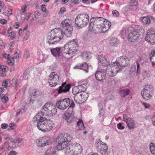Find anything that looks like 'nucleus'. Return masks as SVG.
I'll use <instances>...</instances> for the list:
<instances>
[{"label": "nucleus", "mask_w": 155, "mask_h": 155, "mask_svg": "<svg viewBox=\"0 0 155 155\" xmlns=\"http://www.w3.org/2000/svg\"><path fill=\"white\" fill-rule=\"evenodd\" d=\"M7 56L8 62V64L11 65H12L14 63V60H13V58H11L9 54H5V55Z\"/></svg>", "instance_id": "c03bdc74"}, {"label": "nucleus", "mask_w": 155, "mask_h": 155, "mask_svg": "<svg viewBox=\"0 0 155 155\" xmlns=\"http://www.w3.org/2000/svg\"><path fill=\"white\" fill-rule=\"evenodd\" d=\"M91 21L94 22L97 29L99 30V32H105L109 29L111 26L110 22L101 17L92 18Z\"/></svg>", "instance_id": "7ed1b4c3"}, {"label": "nucleus", "mask_w": 155, "mask_h": 155, "mask_svg": "<svg viewBox=\"0 0 155 155\" xmlns=\"http://www.w3.org/2000/svg\"><path fill=\"white\" fill-rule=\"evenodd\" d=\"M89 31L94 34H97L99 32V30L98 29H97L94 22L91 21V19L89 24Z\"/></svg>", "instance_id": "aec40b11"}, {"label": "nucleus", "mask_w": 155, "mask_h": 155, "mask_svg": "<svg viewBox=\"0 0 155 155\" xmlns=\"http://www.w3.org/2000/svg\"><path fill=\"white\" fill-rule=\"evenodd\" d=\"M89 21V17L85 14L78 15L75 20V26L79 28H82L87 25Z\"/></svg>", "instance_id": "0eeeda50"}, {"label": "nucleus", "mask_w": 155, "mask_h": 155, "mask_svg": "<svg viewBox=\"0 0 155 155\" xmlns=\"http://www.w3.org/2000/svg\"><path fill=\"white\" fill-rule=\"evenodd\" d=\"M72 137L69 134L62 133L59 134L55 139V144L58 150L66 148L68 143L70 142Z\"/></svg>", "instance_id": "20e7f679"}, {"label": "nucleus", "mask_w": 155, "mask_h": 155, "mask_svg": "<svg viewBox=\"0 0 155 155\" xmlns=\"http://www.w3.org/2000/svg\"><path fill=\"white\" fill-rule=\"evenodd\" d=\"M70 105L68 109L67 112H69V113L71 114H72L73 112V108L75 106V104L73 101H72L71 104L70 103Z\"/></svg>", "instance_id": "58836bf2"}, {"label": "nucleus", "mask_w": 155, "mask_h": 155, "mask_svg": "<svg viewBox=\"0 0 155 155\" xmlns=\"http://www.w3.org/2000/svg\"><path fill=\"white\" fill-rule=\"evenodd\" d=\"M138 5V2L137 0H131L128 8L129 9H137V6Z\"/></svg>", "instance_id": "7c9ffc66"}, {"label": "nucleus", "mask_w": 155, "mask_h": 155, "mask_svg": "<svg viewBox=\"0 0 155 155\" xmlns=\"http://www.w3.org/2000/svg\"><path fill=\"white\" fill-rule=\"evenodd\" d=\"M36 90L35 89H32L30 90V94L31 95V97H33L35 98V93H36Z\"/></svg>", "instance_id": "de8ad7c7"}, {"label": "nucleus", "mask_w": 155, "mask_h": 155, "mask_svg": "<svg viewBox=\"0 0 155 155\" xmlns=\"http://www.w3.org/2000/svg\"><path fill=\"white\" fill-rule=\"evenodd\" d=\"M119 43V42L116 38H111L109 39V43L111 46H115Z\"/></svg>", "instance_id": "2f4dec72"}, {"label": "nucleus", "mask_w": 155, "mask_h": 155, "mask_svg": "<svg viewBox=\"0 0 155 155\" xmlns=\"http://www.w3.org/2000/svg\"><path fill=\"white\" fill-rule=\"evenodd\" d=\"M40 13L43 16H46L48 13V10H40Z\"/></svg>", "instance_id": "8fccbe9b"}, {"label": "nucleus", "mask_w": 155, "mask_h": 155, "mask_svg": "<svg viewBox=\"0 0 155 155\" xmlns=\"http://www.w3.org/2000/svg\"><path fill=\"white\" fill-rule=\"evenodd\" d=\"M18 154V153L14 150H12L10 151L8 154V155H16Z\"/></svg>", "instance_id": "5fc2aeb1"}, {"label": "nucleus", "mask_w": 155, "mask_h": 155, "mask_svg": "<svg viewBox=\"0 0 155 155\" xmlns=\"http://www.w3.org/2000/svg\"><path fill=\"white\" fill-rule=\"evenodd\" d=\"M4 5L5 4L4 2L2 1H0V10L2 9Z\"/></svg>", "instance_id": "338daca9"}, {"label": "nucleus", "mask_w": 155, "mask_h": 155, "mask_svg": "<svg viewBox=\"0 0 155 155\" xmlns=\"http://www.w3.org/2000/svg\"><path fill=\"white\" fill-rule=\"evenodd\" d=\"M35 14V17H36V16H39L41 14L40 10H36L34 12Z\"/></svg>", "instance_id": "052dcab7"}, {"label": "nucleus", "mask_w": 155, "mask_h": 155, "mask_svg": "<svg viewBox=\"0 0 155 155\" xmlns=\"http://www.w3.org/2000/svg\"><path fill=\"white\" fill-rule=\"evenodd\" d=\"M59 80V76L57 73L52 72L49 75L48 83L51 87H54L57 84V82Z\"/></svg>", "instance_id": "f8f14e48"}, {"label": "nucleus", "mask_w": 155, "mask_h": 155, "mask_svg": "<svg viewBox=\"0 0 155 155\" xmlns=\"http://www.w3.org/2000/svg\"><path fill=\"white\" fill-rule=\"evenodd\" d=\"M150 92V91L149 89H143L141 92V95L144 99L148 100L152 96Z\"/></svg>", "instance_id": "412c9836"}, {"label": "nucleus", "mask_w": 155, "mask_h": 155, "mask_svg": "<svg viewBox=\"0 0 155 155\" xmlns=\"http://www.w3.org/2000/svg\"><path fill=\"white\" fill-rule=\"evenodd\" d=\"M12 28H10L9 30L8 29L7 33L9 34V35H8V36L11 39L13 40L15 38V36L16 35V33L12 31L10 32V31L11 30V29Z\"/></svg>", "instance_id": "e433bc0d"}, {"label": "nucleus", "mask_w": 155, "mask_h": 155, "mask_svg": "<svg viewBox=\"0 0 155 155\" xmlns=\"http://www.w3.org/2000/svg\"><path fill=\"white\" fill-rule=\"evenodd\" d=\"M137 74L139 73L140 72V64H139L137 62Z\"/></svg>", "instance_id": "680f3d73"}, {"label": "nucleus", "mask_w": 155, "mask_h": 155, "mask_svg": "<svg viewBox=\"0 0 155 155\" xmlns=\"http://www.w3.org/2000/svg\"><path fill=\"white\" fill-rule=\"evenodd\" d=\"M79 95H80V96H78V97L81 98V100L82 101V103L84 102L86 100L88 97L87 94L86 92H83L80 94H79Z\"/></svg>", "instance_id": "c9c22d12"}, {"label": "nucleus", "mask_w": 155, "mask_h": 155, "mask_svg": "<svg viewBox=\"0 0 155 155\" xmlns=\"http://www.w3.org/2000/svg\"><path fill=\"white\" fill-rule=\"evenodd\" d=\"M12 10H7L6 12H5L4 14L7 16H10L12 15Z\"/></svg>", "instance_id": "e2e57ef3"}, {"label": "nucleus", "mask_w": 155, "mask_h": 155, "mask_svg": "<svg viewBox=\"0 0 155 155\" xmlns=\"http://www.w3.org/2000/svg\"><path fill=\"white\" fill-rule=\"evenodd\" d=\"M0 99H2V101L3 103H6L8 101V97L5 96L4 94H1V97Z\"/></svg>", "instance_id": "79ce46f5"}, {"label": "nucleus", "mask_w": 155, "mask_h": 155, "mask_svg": "<svg viewBox=\"0 0 155 155\" xmlns=\"http://www.w3.org/2000/svg\"><path fill=\"white\" fill-rule=\"evenodd\" d=\"M6 74V73L5 72L2 71L1 70H0V77H4Z\"/></svg>", "instance_id": "774afa93"}, {"label": "nucleus", "mask_w": 155, "mask_h": 155, "mask_svg": "<svg viewBox=\"0 0 155 155\" xmlns=\"http://www.w3.org/2000/svg\"><path fill=\"white\" fill-rule=\"evenodd\" d=\"M72 93L74 95L79 94V93H81L80 90L78 89V86H77L74 87L72 89Z\"/></svg>", "instance_id": "a19ab883"}, {"label": "nucleus", "mask_w": 155, "mask_h": 155, "mask_svg": "<svg viewBox=\"0 0 155 155\" xmlns=\"http://www.w3.org/2000/svg\"><path fill=\"white\" fill-rule=\"evenodd\" d=\"M43 116L41 112H38L33 118L34 124L39 130L43 132H50L54 127V123L51 120Z\"/></svg>", "instance_id": "f03ea898"}, {"label": "nucleus", "mask_w": 155, "mask_h": 155, "mask_svg": "<svg viewBox=\"0 0 155 155\" xmlns=\"http://www.w3.org/2000/svg\"><path fill=\"white\" fill-rule=\"evenodd\" d=\"M87 85V81H85L81 80L78 82V86H83L84 85Z\"/></svg>", "instance_id": "09e8293b"}, {"label": "nucleus", "mask_w": 155, "mask_h": 155, "mask_svg": "<svg viewBox=\"0 0 155 155\" xmlns=\"http://www.w3.org/2000/svg\"><path fill=\"white\" fill-rule=\"evenodd\" d=\"M61 47L51 48L50 50L52 54L55 57H59L61 53Z\"/></svg>", "instance_id": "b1692460"}, {"label": "nucleus", "mask_w": 155, "mask_h": 155, "mask_svg": "<svg viewBox=\"0 0 155 155\" xmlns=\"http://www.w3.org/2000/svg\"><path fill=\"white\" fill-rule=\"evenodd\" d=\"M20 80V79L17 78V77H15L11 81H10V85L12 87H16L19 85Z\"/></svg>", "instance_id": "a878e982"}, {"label": "nucleus", "mask_w": 155, "mask_h": 155, "mask_svg": "<svg viewBox=\"0 0 155 155\" xmlns=\"http://www.w3.org/2000/svg\"><path fill=\"white\" fill-rule=\"evenodd\" d=\"M9 127L10 130H13L15 128V126L14 124H10L9 125Z\"/></svg>", "instance_id": "bf43d9fd"}, {"label": "nucleus", "mask_w": 155, "mask_h": 155, "mask_svg": "<svg viewBox=\"0 0 155 155\" xmlns=\"http://www.w3.org/2000/svg\"><path fill=\"white\" fill-rule=\"evenodd\" d=\"M44 155H57L54 148L48 149L45 152Z\"/></svg>", "instance_id": "72a5a7b5"}, {"label": "nucleus", "mask_w": 155, "mask_h": 155, "mask_svg": "<svg viewBox=\"0 0 155 155\" xmlns=\"http://www.w3.org/2000/svg\"><path fill=\"white\" fill-rule=\"evenodd\" d=\"M23 140V139L22 138L17 137L15 138V143H20L21 141Z\"/></svg>", "instance_id": "4d7b16f0"}, {"label": "nucleus", "mask_w": 155, "mask_h": 155, "mask_svg": "<svg viewBox=\"0 0 155 155\" xmlns=\"http://www.w3.org/2000/svg\"><path fill=\"white\" fill-rule=\"evenodd\" d=\"M122 69L117 65L114 64V62H111L108 66L107 68L106 71L108 75L111 77L115 76L117 74L120 72Z\"/></svg>", "instance_id": "1a4fd4ad"}, {"label": "nucleus", "mask_w": 155, "mask_h": 155, "mask_svg": "<svg viewBox=\"0 0 155 155\" xmlns=\"http://www.w3.org/2000/svg\"><path fill=\"white\" fill-rule=\"evenodd\" d=\"M0 45L2 48H4L5 47V42L1 40H0Z\"/></svg>", "instance_id": "0e129e2a"}, {"label": "nucleus", "mask_w": 155, "mask_h": 155, "mask_svg": "<svg viewBox=\"0 0 155 155\" xmlns=\"http://www.w3.org/2000/svg\"><path fill=\"white\" fill-rule=\"evenodd\" d=\"M79 94H76L74 96V99L76 103L78 104H81L82 103V101L81 100V98H79L78 96H80Z\"/></svg>", "instance_id": "ea45409f"}, {"label": "nucleus", "mask_w": 155, "mask_h": 155, "mask_svg": "<svg viewBox=\"0 0 155 155\" xmlns=\"http://www.w3.org/2000/svg\"><path fill=\"white\" fill-rule=\"evenodd\" d=\"M141 33L144 31L142 27L140 25H134L128 29L129 32L127 39L130 42L137 40L140 35L139 31Z\"/></svg>", "instance_id": "39448f33"}, {"label": "nucleus", "mask_w": 155, "mask_h": 155, "mask_svg": "<svg viewBox=\"0 0 155 155\" xmlns=\"http://www.w3.org/2000/svg\"><path fill=\"white\" fill-rule=\"evenodd\" d=\"M130 92L129 90L126 88L120 90V93L121 97H125L129 94Z\"/></svg>", "instance_id": "473e14b6"}, {"label": "nucleus", "mask_w": 155, "mask_h": 155, "mask_svg": "<svg viewBox=\"0 0 155 155\" xmlns=\"http://www.w3.org/2000/svg\"><path fill=\"white\" fill-rule=\"evenodd\" d=\"M10 80L9 79H7L5 81L3 82L2 86L4 88H6L8 86H10Z\"/></svg>", "instance_id": "37998d69"}, {"label": "nucleus", "mask_w": 155, "mask_h": 155, "mask_svg": "<svg viewBox=\"0 0 155 155\" xmlns=\"http://www.w3.org/2000/svg\"><path fill=\"white\" fill-rule=\"evenodd\" d=\"M95 145L96 147L102 155H106L108 147L106 144L100 139L96 140Z\"/></svg>", "instance_id": "9d476101"}, {"label": "nucleus", "mask_w": 155, "mask_h": 155, "mask_svg": "<svg viewBox=\"0 0 155 155\" xmlns=\"http://www.w3.org/2000/svg\"><path fill=\"white\" fill-rule=\"evenodd\" d=\"M112 14L115 17H117L119 15V12L117 10H113Z\"/></svg>", "instance_id": "3c124183"}, {"label": "nucleus", "mask_w": 155, "mask_h": 155, "mask_svg": "<svg viewBox=\"0 0 155 155\" xmlns=\"http://www.w3.org/2000/svg\"><path fill=\"white\" fill-rule=\"evenodd\" d=\"M98 60L99 62H98L99 65L100 66V67L101 66H104V67L107 66H109V62L107 61L104 57H103L101 55L99 56Z\"/></svg>", "instance_id": "6ab92c4d"}, {"label": "nucleus", "mask_w": 155, "mask_h": 155, "mask_svg": "<svg viewBox=\"0 0 155 155\" xmlns=\"http://www.w3.org/2000/svg\"><path fill=\"white\" fill-rule=\"evenodd\" d=\"M78 89H79L81 92L85 91L87 89V85H84L83 86H78Z\"/></svg>", "instance_id": "a18cd8bd"}, {"label": "nucleus", "mask_w": 155, "mask_h": 155, "mask_svg": "<svg viewBox=\"0 0 155 155\" xmlns=\"http://www.w3.org/2000/svg\"><path fill=\"white\" fill-rule=\"evenodd\" d=\"M68 113V114L64 115L63 118L65 119L68 123L70 124L74 121V118L73 116L71 115L72 114H70L69 112Z\"/></svg>", "instance_id": "393cba45"}, {"label": "nucleus", "mask_w": 155, "mask_h": 155, "mask_svg": "<svg viewBox=\"0 0 155 155\" xmlns=\"http://www.w3.org/2000/svg\"><path fill=\"white\" fill-rule=\"evenodd\" d=\"M151 20L155 21V18L152 16L144 17L142 19V22L145 24L149 25L151 22Z\"/></svg>", "instance_id": "c85d7f7f"}, {"label": "nucleus", "mask_w": 155, "mask_h": 155, "mask_svg": "<svg viewBox=\"0 0 155 155\" xmlns=\"http://www.w3.org/2000/svg\"><path fill=\"white\" fill-rule=\"evenodd\" d=\"M77 125L80 130H82L85 127L82 120H79L77 122Z\"/></svg>", "instance_id": "4c0bfd02"}, {"label": "nucleus", "mask_w": 155, "mask_h": 155, "mask_svg": "<svg viewBox=\"0 0 155 155\" xmlns=\"http://www.w3.org/2000/svg\"><path fill=\"white\" fill-rule=\"evenodd\" d=\"M129 59L125 56H122L117 58L114 64L117 65L122 70L129 64Z\"/></svg>", "instance_id": "9b49d317"}, {"label": "nucleus", "mask_w": 155, "mask_h": 155, "mask_svg": "<svg viewBox=\"0 0 155 155\" xmlns=\"http://www.w3.org/2000/svg\"><path fill=\"white\" fill-rule=\"evenodd\" d=\"M123 116V121L126 123L127 126L128 128L130 130L133 129L136 125L134 120L132 118L127 117L126 114H124Z\"/></svg>", "instance_id": "4468645a"}, {"label": "nucleus", "mask_w": 155, "mask_h": 155, "mask_svg": "<svg viewBox=\"0 0 155 155\" xmlns=\"http://www.w3.org/2000/svg\"><path fill=\"white\" fill-rule=\"evenodd\" d=\"M150 148L151 153L153 154H155V146L152 144L150 146Z\"/></svg>", "instance_id": "49530a36"}, {"label": "nucleus", "mask_w": 155, "mask_h": 155, "mask_svg": "<svg viewBox=\"0 0 155 155\" xmlns=\"http://www.w3.org/2000/svg\"><path fill=\"white\" fill-rule=\"evenodd\" d=\"M73 147V155H78L81 154L82 150V147L81 145L76 143H72Z\"/></svg>", "instance_id": "a211bd4d"}, {"label": "nucleus", "mask_w": 155, "mask_h": 155, "mask_svg": "<svg viewBox=\"0 0 155 155\" xmlns=\"http://www.w3.org/2000/svg\"><path fill=\"white\" fill-rule=\"evenodd\" d=\"M43 116L46 115L47 116H51L55 115L57 111L56 107L51 103H47L44 106L42 109Z\"/></svg>", "instance_id": "6e6552de"}, {"label": "nucleus", "mask_w": 155, "mask_h": 155, "mask_svg": "<svg viewBox=\"0 0 155 155\" xmlns=\"http://www.w3.org/2000/svg\"><path fill=\"white\" fill-rule=\"evenodd\" d=\"M83 59L85 60H88L91 58V54L87 52H84L82 55Z\"/></svg>", "instance_id": "f704fd0d"}, {"label": "nucleus", "mask_w": 155, "mask_h": 155, "mask_svg": "<svg viewBox=\"0 0 155 155\" xmlns=\"http://www.w3.org/2000/svg\"><path fill=\"white\" fill-rule=\"evenodd\" d=\"M155 35V33L153 31V29L151 28L148 31L145 37V40L147 42L151 43V39H152V37Z\"/></svg>", "instance_id": "4be33fe9"}, {"label": "nucleus", "mask_w": 155, "mask_h": 155, "mask_svg": "<svg viewBox=\"0 0 155 155\" xmlns=\"http://www.w3.org/2000/svg\"><path fill=\"white\" fill-rule=\"evenodd\" d=\"M74 68H77L82 69L86 73H87L88 72V65L86 62H85L81 64L78 65L76 66H75L74 67Z\"/></svg>", "instance_id": "bb28decb"}, {"label": "nucleus", "mask_w": 155, "mask_h": 155, "mask_svg": "<svg viewBox=\"0 0 155 155\" xmlns=\"http://www.w3.org/2000/svg\"><path fill=\"white\" fill-rule=\"evenodd\" d=\"M19 13L18 14V17L21 18L22 20H24L25 19L28 18L31 15L30 13H26V10H19Z\"/></svg>", "instance_id": "5701e85b"}, {"label": "nucleus", "mask_w": 155, "mask_h": 155, "mask_svg": "<svg viewBox=\"0 0 155 155\" xmlns=\"http://www.w3.org/2000/svg\"><path fill=\"white\" fill-rule=\"evenodd\" d=\"M117 128L120 130H122L124 128V127L122 125L121 123H119L117 125Z\"/></svg>", "instance_id": "603ef678"}, {"label": "nucleus", "mask_w": 155, "mask_h": 155, "mask_svg": "<svg viewBox=\"0 0 155 155\" xmlns=\"http://www.w3.org/2000/svg\"><path fill=\"white\" fill-rule=\"evenodd\" d=\"M37 146L39 147H44L45 146L50 145L51 143L50 140L46 137H42L39 138L36 140Z\"/></svg>", "instance_id": "2eb2a0df"}, {"label": "nucleus", "mask_w": 155, "mask_h": 155, "mask_svg": "<svg viewBox=\"0 0 155 155\" xmlns=\"http://www.w3.org/2000/svg\"><path fill=\"white\" fill-rule=\"evenodd\" d=\"M71 101L69 98L61 99L56 103V105L60 110H64L69 106Z\"/></svg>", "instance_id": "ddd939ff"}, {"label": "nucleus", "mask_w": 155, "mask_h": 155, "mask_svg": "<svg viewBox=\"0 0 155 155\" xmlns=\"http://www.w3.org/2000/svg\"><path fill=\"white\" fill-rule=\"evenodd\" d=\"M78 44L76 40H73L65 44L63 48L64 53L68 54L73 55L78 51Z\"/></svg>", "instance_id": "423d86ee"}, {"label": "nucleus", "mask_w": 155, "mask_h": 155, "mask_svg": "<svg viewBox=\"0 0 155 155\" xmlns=\"http://www.w3.org/2000/svg\"><path fill=\"white\" fill-rule=\"evenodd\" d=\"M98 68V70L95 73V77L96 79L98 81H102L105 78V73L106 71L105 69H100Z\"/></svg>", "instance_id": "dca6fc26"}, {"label": "nucleus", "mask_w": 155, "mask_h": 155, "mask_svg": "<svg viewBox=\"0 0 155 155\" xmlns=\"http://www.w3.org/2000/svg\"><path fill=\"white\" fill-rule=\"evenodd\" d=\"M142 105L144 106L146 108H149L150 107V105L149 104L143 102Z\"/></svg>", "instance_id": "6e6d98bb"}, {"label": "nucleus", "mask_w": 155, "mask_h": 155, "mask_svg": "<svg viewBox=\"0 0 155 155\" xmlns=\"http://www.w3.org/2000/svg\"><path fill=\"white\" fill-rule=\"evenodd\" d=\"M25 112V110L24 109H18V111H17L16 113V114L17 115H18L20 114H22Z\"/></svg>", "instance_id": "864d4df0"}, {"label": "nucleus", "mask_w": 155, "mask_h": 155, "mask_svg": "<svg viewBox=\"0 0 155 155\" xmlns=\"http://www.w3.org/2000/svg\"><path fill=\"white\" fill-rule=\"evenodd\" d=\"M65 155H73V147L72 143L71 145L68 146L64 150Z\"/></svg>", "instance_id": "c756f323"}, {"label": "nucleus", "mask_w": 155, "mask_h": 155, "mask_svg": "<svg viewBox=\"0 0 155 155\" xmlns=\"http://www.w3.org/2000/svg\"><path fill=\"white\" fill-rule=\"evenodd\" d=\"M28 74H27L26 73H24L23 76V78L24 79L26 80L28 78Z\"/></svg>", "instance_id": "69168bd1"}, {"label": "nucleus", "mask_w": 155, "mask_h": 155, "mask_svg": "<svg viewBox=\"0 0 155 155\" xmlns=\"http://www.w3.org/2000/svg\"><path fill=\"white\" fill-rule=\"evenodd\" d=\"M155 54V51H154L152 52L150 54V59L151 62L152 61V58L154 57Z\"/></svg>", "instance_id": "13d9d810"}, {"label": "nucleus", "mask_w": 155, "mask_h": 155, "mask_svg": "<svg viewBox=\"0 0 155 155\" xmlns=\"http://www.w3.org/2000/svg\"><path fill=\"white\" fill-rule=\"evenodd\" d=\"M31 21L32 22L39 25H42L45 22V20L44 19L41 18L37 17H33Z\"/></svg>", "instance_id": "cd10ccee"}, {"label": "nucleus", "mask_w": 155, "mask_h": 155, "mask_svg": "<svg viewBox=\"0 0 155 155\" xmlns=\"http://www.w3.org/2000/svg\"><path fill=\"white\" fill-rule=\"evenodd\" d=\"M71 85L69 84H66V82L63 83L59 87L58 93L60 94L62 92L64 93L68 92L71 87Z\"/></svg>", "instance_id": "f3484780"}, {"label": "nucleus", "mask_w": 155, "mask_h": 155, "mask_svg": "<svg viewBox=\"0 0 155 155\" xmlns=\"http://www.w3.org/2000/svg\"><path fill=\"white\" fill-rule=\"evenodd\" d=\"M61 28H57L51 31L47 37L48 42L50 45L56 44L65 35L70 37L73 31L71 23L68 19L63 20L61 23Z\"/></svg>", "instance_id": "f257e3e1"}]
</instances>
